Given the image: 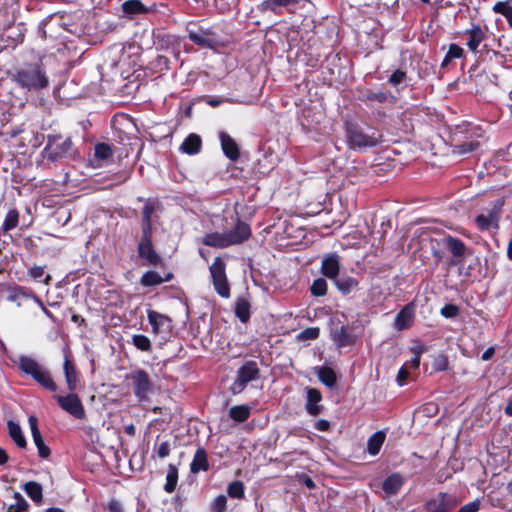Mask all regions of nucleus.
<instances>
[{"label":"nucleus","instance_id":"obj_1","mask_svg":"<svg viewBox=\"0 0 512 512\" xmlns=\"http://www.w3.org/2000/svg\"><path fill=\"white\" fill-rule=\"evenodd\" d=\"M250 235L251 230L249 226L239 221L232 230L223 233L213 232L206 234L202 238V243L214 248H225L243 242L248 239Z\"/></svg>","mask_w":512,"mask_h":512},{"label":"nucleus","instance_id":"obj_2","mask_svg":"<svg viewBox=\"0 0 512 512\" xmlns=\"http://www.w3.org/2000/svg\"><path fill=\"white\" fill-rule=\"evenodd\" d=\"M154 207L145 205L142 211V237L138 246V252L141 258L145 259L149 264H157L160 260L159 256L153 250L151 243L152 235V214Z\"/></svg>","mask_w":512,"mask_h":512},{"label":"nucleus","instance_id":"obj_3","mask_svg":"<svg viewBox=\"0 0 512 512\" xmlns=\"http://www.w3.org/2000/svg\"><path fill=\"white\" fill-rule=\"evenodd\" d=\"M18 366L22 372L30 375L38 384L49 391H56L57 386L51 377V374L44 369L35 359L20 355L17 360Z\"/></svg>","mask_w":512,"mask_h":512},{"label":"nucleus","instance_id":"obj_4","mask_svg":"<svg viewBox=\"0 0 512 512\" xmlns=\"http://www.w3.org/2000/svg\"><path fill=\"white\" fill-rule=\"evenodd\" d=\"M16 81L21 87L28 90H40L49 85L45 72L38 66H31L18 71Z\"/></svg>","mask_w":512,"mask_h":512},{"label":"nucleus","instance_id":"obj_5","mask_svg":"<svg viewBox=\"0 0 512 512\" xmlns=\"http://www.w3.org/2000/svg\"><path fill=\"white\" fill-rule=\"evenodd\" d=\"M346 138L351 149H362L377 145L381 135L376 132L366 134L357 126L349 124L346 128Z\"/></svg>","mask_w":512,"mask_h":512},{"label":"nucleus","instance_id":"obj_6","mask_svg":"<svg viewBox=\"0 0 512 512\" xmlns=\"http://www.w3.org/2000/svg\"><path fill=\"white\" fill-rule=\"evenodd\" d=\"M45 156L51 161H57L72 155V142L69 138L63 139L61 136H49Z\"/></svg>","mask_w":512,"mask_h":512},{"label":"nucleus","instance_id":"obj_7","mask_svg":"<svg viewBox=\"0 0 512 512\" xmlns=\"http://www.w3.org/2000/svg\"><path fill=\"white\" fill-rule=\"evenodd\" d=\"M216 292L223 298L230 297V287L226 276V265L222 258L216 257L209 267Z\"/></svg>","mask_w":512,"mask_h":512},{"label":"nucleus","instance_id":"obj_8","mask_svg":"<svg viewBox=\"0 0 512 512\" xmlns=\"http://www.w3.org/2000/svg\"><path fill=\"white\" fill-rule=\"evenodd\" d=\"M54 399L56 400L58 406L71 416L76 419H84L85 418V409L82 404L80 397L74 393V391H70L67 395H54Z\"/></svg>","mask_w":512,"mask_h":512},{"label":"nucleus","instance_id":"obj_9","mask_svg":"<svg viewBox=\"0 0 512 512\" xmlns=\"http://www.w3.org/2000/svg\"><path fill=\"white\" fill-rule=\"evenodd\" d=\"M259 370L256 362L248 361L246 362L239 370L238 376L235 382L233 383L231 389L233 393H240L247 383L256 379L258 377Z\"/></svg>","mask_w":512,"mask_h":512},{"label":"nucleus","instance_id":"obj_10","mask_svg":"<svg viewBox=\"0 0 512 512\" xmlns=\"http://www.w3.org/2000/svg\"><path fill=\"white\" fill-rule=\"evenodd\" d=\"M128 378L132 381L135 396L139 400L146 399L152 386L149 375L143 370H136Z\"/></svg>","mask_w":512,"mask_h":512},{"label":"nucleus","instance_id":"obj_11","mask_svg":"<svg viewBox=\"0 0 512 512\" xmlns=\"http://www.w3.org/2000/svg\"><path fill=\"white\" fill-rule=\"evenodd\" d=\"M457 505L456 499L446 493H440L427 503L429 512H448Z\"/></svg>","mask_w":512,"mask_h":512},{"label":"nucleus","instance_id":"obj_12","mask_svg":"<svg viewBox=\"0 0 512 512\" xmlns=\"http://www.w3.org/2000/svg\"><path fill=\"white\" fill-rule=\"evenodd\" d=\"M28 423H29V427L31 430L34 444L36 445V447L38 449L39 456L42 458H48L50 455V449L44 443L41 432L38 428L37 418L35 416H30L28 418Z\"/></svg>","mask_w":512,"mask_h":512},{"label":"nucleus","instance_id":"obj_13","mask_svg":"<svg viewBox=\"0 0 512 512\" xmlns=\"http://www.w3.org/2000/svg\"><path fill=\"white\" fill-rule=\"evenodd\" d=\"M148 320L156 334L167 333L171 329L170 319L156 311H148Z\"/></svg>","mask_w":512,"mask_h":512},{"label":"nucleus","instance_id":"obj_14","mask_svg":"<svg viewBox=\"0 0 512 512\" xmlns=\"http://www.w3.org/2000/svg\"><path fill=\"white\" fill-rule=\"evenodd\" d=\"M446 247L453 256L451 260V265L462 264L463 256L466 252L465 244L457 238L448 237L446 239Z\"/></svg>","mask_w":512,"mask_h":512},{"label":"nucleus","instance_id":"obj_15","mask_svg":"<svg viewBox=\"0 0 512 512\" xmlns=\"http://www.w3.org/2000/svg\"><path fill=\"white\" fill-rule=\"evenodd\" d=\"M221 147L224 154L232 161L239 158V148L234 139L226 132H220L219 134Z\"/></svg>","mask_w":512,"mask_h":512},{"label":"nucleus","instance_id":"obj_16","mask_svg":"<svg viewBox=\"0 0 512 512\" xmlns=\"http://www.w3.org/2000/svg\"><path fill=\"white\" fill-rule=\"evenodd\" d=\"M339 268V257L336 254H330L322 260V273L329 279L338 278Z\"/></svg>","mask_w":512,"mask_h":512},{"label":"nucleus","instance_id":"obj_17","mask_svg":"<svg viewBox=\"0 0 512 512\" xmlns=\"http://www.w3.org/2000/svg\"><path fill=\"white\" fill-rule=\"evenodd\" d=\"M332 339L338 347H345L356 341V336L345 326L335 327L332 331Z\"/></svg>","mask_w":512,"mask_h":512},{"label":"nucleus","instance_id":"obj_18","mask_svg":"<svg viewBox=\"0 0 512 512\" xmlns=\"http://www.w3.org/2000/svg\"><path fill=\"white\" fill-rule=\"evenodd\" d=\"M414 319V308L412 305H406L396 316L395 329L401 331L409 328Z\"/></svg>","mask_w":512,"mask_h":512},{"label":"nucleus","instance_id":"obj_19","mask_svg":"<svg viewBox=\"0 0 512 512\" xmlns=\"http://www.w3.org/2000/svg\"><path fill=\"white\" fill-rule=\"evenodd\" d=\"M321 399H322V396L317 389H314V388L307 389V400H306L305 407H306L307 412L310 415L316 416L321 413L322 406L319 404Z\"/></svg>","mask_w":512,"mask_h":512},{"label":"nucleus","instance_id":"obj_20","mask_svg":"<svg viewBox=\"0 0 512 512\" xmlns=\"http://www.w3.org/2000/svg\"><path fill=\"white\" fill-rule=\"evenodd\" d=\"M63 370L68 390L75 391L78 385V373L68 355H65Z\"/></svg>","mask_w":512,"mask_h":512},{"label":"nucleus","instance_id":"obj_21","mask_svg":"<svg viewBox=\"0 0 512 512\" xmlns=\"http://www.w3.org/2000/svg\"><path fill=\"white\" fill-rule=\"evenodd\" d=\"M404 484V479L399 473L389 475L383 482V490L388 495L396 494Z\"/></svg>","mask_w":512,"mask_h":512},{"label":"nucleus","instance_id":"obj_22","mask_svg":"<svg viewBox=\"0 0 512 512\" xmlns=\"http://www.w3.org/2000/svg\"><path fill=\"white\" fill-rule=\"evenodd\" d=\"M201 138L197 134H190L187 136V138L183 141V143L180 146V150L183 153L193 155L197 154L201 149Z\"/></svg>","mask_w":512,"mask_h":512},{"label":"nucleus","instance_id":"obj_23","mask_svg":"<svg viewBox=\"0 0 512 512\" xmlns=\"http://www.w3.org/2000/svg\"><path fill=\"white\" fill-rule=\"evenodd\" d=\"M467 35L469 36L467 46L470 50L476 51L485 38L484 31L479 25H473L472 28L467 31Z\"/></svg>","mask_w":512,"mask_h":512},{"label":"nucleus","instance_id":"obj_24","mask_svg":"<svg viewBox=\"0 0 512 512\" xmlns=\"http://www.w3.org/2000/svg\"><path fill=\"white\" fill-rule=\"evenodd\" d=\"M112 156V149L105 143H99L95 146L94 159L92 160L94 167L102 166V162Z\"/></svg>","mask_w":512,"mask_h":512},{"label":"nucleus","instance_id":"obj_25","mask_svg":"<svg viewBox=\"0 0 512 512\" xmlns=\"http://www.w3.org/2000/svg\"><path fill=\"white\" fill-rule=\"evenodd\" d=\"M7 426H8L9 435L13 439L15 444L19 448H25L27 443H26V439L23 435L21 427L12 420L8 421Z\"/></svg>","mask_w":512,"mask_h":512},{"label":"nucleus","instance_id":"obj_26","mask_svg":"<svg viewBox=\"0 0 512 512\" xmlns=\"http://www.w3.org/2000/svg\"><path fill=\"white\" fill-rule=\"evenodd\" d=\"M385 441V433L383 431H377L372 434L367 443V450L369 454L376 455L379 453L383 443Z\"/></svg>","mask_w":512,"mask_h":512},{"label":"nucleus","instance_id":"obj_27","mask_svg":"<svg viewBox=\"0 0 512 512\" xmlns=\"http://www.w3.org/2000/svg\"><path fill=\"white\" fill-rule=\"evenodd\" d=\"M208 469L207 455L204 449L200 448L196 451L194 459L191 463V471L197 473L201 470L206 471Z\"/></svg>","mask_w":512,"mask_h":512},{"label":"nucleus","instance_id":"obj_28","mask_svg":"<svg viewBox=\"0 0 512 512\" xmlns=\"http://www.w3.org/2000/svg\"><path fill=\"white\" fill-rule=\"evenodd\" d=\"M122 9L125 14H143L148 9L143 5L140 0H127L122 4Z\"/></svg>","mask_w":512,"mask_h":512},{"label":"nucleus","instance_id":"obj_29","mask_svg":"<svg viewBox=\"0 0 512 512\" xmlns=\"http://www.w3.org/2000/svg\"><path fill=\"white\" fill-rule=\"evenodd\" d=\"M235 314L241 322L246 323L250 318V304L244 298H239L235 305Z\"/></svg>","mask_w":512,"mask_h":512},{"label":"nucleus","instance_id":"obj_30","mask_svg":"<svg viewBox=\"0 0 512 512\" xmlns=\"http://www.w3.org/2000/svg\"><path fill=\"white\" fill-rule=\"evenodd\" d=\"M493 11L502 14L512 27V0L497 2L493 6Z\"/></svg>","mask_w":512,"mask_h":512},{"label":"nucleus","instance_id":"obj_31","mask_svg":"<svg viewBox=\"0 0 512 512\" xmlns=\"http://www.w3.org/2000/svg\"><path fill=\"white\" fill-rule=\"evenodd\" d=\"M230 417L236 422H243L250 416V407L247 405L233 406L229 410Z\"/></svg>","mask_w":512,"mask_h":512},{"label":"nucleus","instance_id":"obj_32","mask_svg":"<svg viewBox=\"0 0 512 512\" xmlns=\"http://www.w3.org/2000/svg\"><path fill=\"white\" fill-rule=\"evenodd\" d=\"M337 288L343 293V294H349L351 291H353L357 285L358 282L356 279L352 277H341L334 280Z\"/></svg>","mask_w":512,"mask_h":512},{"label":"nucleus","instance_id":"obj_33","mask_svg":"<svg viewBox=\"0 0 512 512\" xmlns=\"http://www.w3.org/2000/svg\"><path fill=\"white\" fill-rule=\"evenodd\" d=\"M24 491L34 502L40 503L42 501V487L37 482H27L24 485Z\"/></svg>","mask_w":512,"mask_h":512},{"label":"nucleus","instance_id":"obj_34","mask_svg":"<svg viewBox=\"0 0 512 512\" xmlns=\"http://www.w3.org/2000/svg\"><path fill=\"white\" fill-rule=\"evenodd\" d=\"M177 481H178V470L174 465L169 464L167 475H166V483L164 486L165 491L167 493H172L176 488Z\"/></svg>","mask_w":512,"mask_h":512},{"label":"nucleus","instance_id":"obj_35","mask_svg":"<svg viewBox=\"0 0 512 512\" xmlns=\"http://www.w3.org/2000/svg\"><path fill=\"white\" fill-rule=\"evenodd\" d=\"M171 275H168L163 279L157 272L148 271L141 277V284L143 286H155L159 285L164 281L170 280Z\"/></svg>","mask_w":512,"mask_h":512},{"label":"nucleus","instance_id":"obj_36","mask_svg":"<svg viewBox=\"0 0 512 512\" xmlns=\"http://www.w3.org/2000/svg\"><path fill=\"white\" fill-rule=\"evenodd\" d=\"M320 381L328 387H332L336 383V375L331 368L321 367L318 370Z\"/></svg>","mask_w":512,"mask_h":512},{"label":"nucleus","instance_id":"obj_37","mask_svg":"<svg viewBox=\"0 0 512 512\" xmlns=\"http://www.w3.org/2000/svg\"><path fill=\"white\" fill-rule=\"evenodd\" d=\"M14 503L8 507V512H24L28 508V503L19 492L13 494Z\"/></svg>","mask_w":512,"mask_h":512},{"label":"nucleus","instance_id":"obj_38","mask_svg":"<svg viewBox=\"0 0 512 512\" xmlns=\"http://www.w3.org/2000/svg\"><path fill=\"white\" fill-rule=\"evenodd\" d=\"M18 217V212L15 209L9 210L3 222V231L7 232L15 228L18 224Z\"/></svg>","mask_w":512,"mask_h":512},{"label":"nucleus","instance_id":"obj_39","mask_svg":"<svg viewBox=\"0 0 512 512\" xmlns=\"http://www.w3.org/2000/svg\"><path fill=\"white\" fill-rule=\"evenodd\" d=\"M296 2L297 0H266L263 3V8L273 12H278L279 8L295 4Z\"/></svg>","mask_w":512,"mask_h":512},{"label":"nucleus","instance_id":"obj_40","mask_svg":"<svg viewBox=\"0 0 512 512\" xmlns=\"http://www.w3.org/2000/svg\"><path fill=\"white\" fill-rule=\"evenodd\" d=\"M227 493L232 498L241 499L244 497V485L241 481H234L228 485Z\"/></svg>","mask_w":512,"mask_h":512},{"label":"nucleus","instance_id":"obj_41","mask_svg":"<svg viewBox=\"0 0 512 512\" xmlns=\"http://www.w3.org/2000/svg\"><path fill=\"white\" fill-rule=\"evenodd\" d=\"M463 54V49L456 44H451L449 50L442 62V66H446L452 59L460 58Z\"/></svg>","mask_w":512,"mask_h":512},{"label":"nucleus","instance_id":"obj_42","mask_svg":"<svg viewBox=\"0 0 512 512\" xmlns=\"http://www.w3.org/2000/svg\"><path fill=\"white\" fill-rule=\"evenodd\" d=\"M327 292V283L323 278H317L314 280L311 286V293L314 296H323Z\"/></svg>","mask_w":512,"mask_h":512},{"label":"nucleus","instance_id":"obj_43","mask_svg":"<svg viewBox=\"0 0 512 512\" xmlns=\"http://www.w3.org/2000/svg\"><path fill=\"white\" fill-rule=\"evenodd\" d=\"M34 295H28L21 290H16L8 296V300L15 303L16 306L20 307L25 301L32 299Z\"/></svg>","mask_w":512,"mask_h":512},{"label":"nucleus","instance_id":"obj_44","mask_svg":"<svg viewBox=\"0 0 512 512\" xmlns=\"http://www.w3.org/2000/svg\"><path fill=\"white\" fill-rule=\"evenodd\" d=\"M132 342L138 349L142 351H149L151 348V342L145 335H134Z\"/></svg>","mask_w":512,"mask_h":512},{"label":"nucleus","instance_id":"obj_45","mask_svg":"<svg viewBox=\"0 0 512 512\" xmlns=\"http://www.w3.org/2000/svg\"><path fill=\"white\" fill-rule=\"evenodd\" d=\"M319 333H320L319 328H317V327H310V328H307V329L303 330L302 332H300L297 335V339L298 340H302V341H304V340H314V339L318 338Z\"/></svg>","mask_w":512,"mask_h":512},{"label":"nucleus","instance_id":"obj_46","mask_svg":"<svg viewBox=\"0 0 512 512\" xmlns=\"http://www.w3.org/2000/svg\"><path fill=\"white\" fill-rule=\"evenodd\" d=\"M423 352V348L421 347H417V348H414L413 349V353H414V356L412 357V359L409 361V362H406L405 364H408V369H418L419 365H420V358H421V354Z\"/></svg>","mask_w":512,"mask_h":512},{"label":"nucleus","instance_id":"obj_47","mask_svg":"<svg viewBox=\"0 0 512 512\" xmlns=\"http://www.w3.org/2000/svg\"><path fill=\"white\" fill-rule=\"evenodd\" d=\"M478 145L479 144L477 142L463 143V144L457 145L454 149V152L459 155H463V154L469 153L471 151H474L478 147Z\"/></svg>","mask_w":512,"mask_h":512},{"label":"nucleus","instance_id":"obj_48","mask_svg":"<svg viewBox=\"0 0 512 512\" xmlns=\"http://www.w3.org/2000/svg\"><path fill=\"white\" fill-rule=\"evenodd\" d=\"M227 498L225 495H218L213 502V510L215 512H225Z\"/></svg>","mask_w":512,"mask_h":512},{"label":"nucleus","instance_id":"obj_49","mask_svg":"<svg viewBox=\"0 0 512 512\" xmlns=\"http://www.w3.org/2000/svg\"><path fill=\"white\" fill-rule=\"evenodd\" d=\"M405 80H406V73L401 70H396L390 76L389 83H391L394 86H397V85L403 83Z\"/></svg>","mask_w":512,"mask_h":512},{"label":"nucleus","instance_id":"obj_50","mask_svg":"<svg viewBox=\"0 0 512 512\" xmlns=\"http://www.w3.org/2000/svg\"><path fill=\"white\" fill-rule=\"evenodd\" d=\"M189 38L196 44H199V45H207L208 44V38L202 34V33H197V32H190L189 33Z\"/></svg>","mask_w":512,"mask_h":512},{"label":"nucleus","instance_id":"obj_51","mask_svg":"<svg viewBox=\"0 0 512 512\" xmlns=\"http://www.w3.org/2000/svg\"><path fill=\"white\" fill-rule=\"evenodd\" d=\"M458 311L455 305H446L441 309V314L446 318H452L458 314Z\"/></svg>","mask_w":512,"mask_h":512},{"label":"nucleus","instance_id":"obj_52","mask_svg":"<svg viewBox=\"0 0 512 512\" xmlns=\"http://www.w3.org/2000/svg\"><path fill=\"white\" fill-rule=\"evenodd\" d=\"M409 375L408 364H404L398 371L397 382L402 386Z\"/></svg>","mask_w":512,"mask_h":512},{"label":"nucleus","instance_id":"obj_53","mask_svg":"<svg viewBox=\"0 0 512 512\" xmlns=\"http://www.w3.org/2000/svg\"><path fill=\"white\" fill-rule=\"evenodd\" d=\"M476 223L480 229H488L491 225V219L488 216L485 215H479L476 218Z\"/></svg>","mask_w":512,"mask_h":512},{"label":"nucleus","instance_id":"obj_54","mask_svg":"<svg viewBox=\"0 0 512 512\" xmlns=\"http://www.w3.org/2000/svg\"><path fill=\"white\" fill-rule=\"evenodd\" d=\"M480 508L479 501H472L459 509L458 512H477Z\"/></svg>","mask_w":512,"mask_h":512},{"label":"nucleus","instance_id":"obj_55","mask_svg":"<svg viewBox=\"0 0 512 512\" xmlns=\"http://www.w3.org/2000/svg\"><path fill=\"white\" fill-rule=\"evenodd\" d=\"M170 453V445L168 442H163L159 445L157 454L160 458H165Z\"/></svg>","mask_w":512,"mask_h":512},{"label":"nucleus","instance_id":"obj_56","mask_svg":"<svg viewBox=\"0 0 512 512\" xmlns=\"http://www.w3.org/2000/svg\"><path fill=\"white\" fill-rule=\"evenodd\" d=\"M28 273L33 279H39L44 275V267L34 266L31 269H29Z\"/></svg>","mask_w":512,"mask_h":512},{"label":"nucleus","instance_id":"obj_57","mask_svg":"<svg viewBox=\"0 0 512 512\" xmlns=\"http://www.w3.org/2000/svg\"><path fill=\"white\" fill-rule=\"evenodd\" d=\"M314 427L319 431H327L330 427V423L327 420L321 419L315 422Z\"/></svg>","mask_w":512,"mask_h":512},{"label":"nucleus","instance_id":"obj_58","mask_svg":"<svg viewBox=\"0 0 512 512\" xmlns=\"http://www.w3.org/2000/svg\"><path fill=\"white\" fill-rule=\"evenodd\" d=\"M108 512H122L120 503L116 500H111L108 503Z\"/></svg>","mask_w":512,"mask_h":512},{"label":"nucleus","instance_id":"obj_59","mask_svg":"<svg viewBox=\"0 0 512 512\" xmlns=\"http://www.w3.org/2000/svg\"><path fill=\"white\" fill-rule=\"evenodd\" d=\"M446 367H447V360L444 357H439L438 359H436L435 368L438 371L444 370V369H446Z\"/></svg>","mask_w":512,"mask_h":512},{"label":"nucleus","instance_id":"obj_60","mask_svg":"<svg viewBox=\"0 0 512 512\" xmlns=\"http://www.w3.org/2000/svg\"><path fill=\"white\" fill-rule=\"evenodd\" d=\"M32 300H33L35 303H37V304L39 305V307L41 308V310L43 311V313H44L45 315H47L48 317H51V316H52V314L50 313V311H49V310H48V309L43 305V303L41 302V300H40L38 297L33 296V297H32Z\"/></svg>","mask_w":512,"mask_h":512},{"label":"nucleus","instance_id":"obj_61","mask_svg":"<svg viewBox=\"0 0 512 512\" xmlns=\"http://www.w3.org/2000/svg\"><path fill=\"white\" fill-rule=\"evenodd\" d=\"M494 355V349L488 348L481 356L482 360L488 361Z\"/></svg>","mask_w":512,"mask_h":512},{"label":"nucleus","instance_id":"obj_62","mask_svg":"<svg viewBox=\"0 0 512 512\" xmlns=\"http://www.w3.org/2000/svg\"><path fill=\"white\" fill-rule=\"evenodd\" d=\"M9 460V456L6 451L0 448V465H4Z\"/></svg>","mask_w":512,"mask_h":512},{"label":"nucleus","instance_id":"obj_63","mask_svg":"<svg viewBox=\"0 0 512 512\" xmlns=\"http://www.w3.org/2000/svg\"><path fill=\"white\" fill-rule=\"evenodd\" d=\"M505 413L507 415H510L512 416V399L508 402L506 408H505Z\"/></svg>","mask_w":512,"mask_h":512},{"label":"nucleus","instance_id":"obj_64","mask_svg":"<svg viewBox=\"0 0 512 512\" xmlns=\"http://www.w3.org/2000/svg\"><path fill=\"white\" fill-rule=\"evenodd\" d=\"M507 256L510 260H512V239L509 241V244L507 247Z\"/></svg>","mask_w":512,"mask_h":512}]
</instances>
